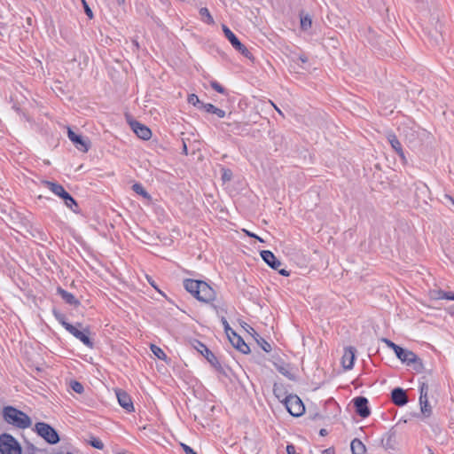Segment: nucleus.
Wrapping results in <instances>:
<instances>
[{
	"label": "nucleus",
	"mask_w": 454,
	"mask_h": 454,
	"mask_svg": "<svg viewBox=\"0 0 454 454\" xmlns=\"http://www.w3.org/2000/svg\"><path fill=\"white\" fill-rule=\"evenodd\" d=\"M350 448L352 454H366V448L364 444L357 438H355L351 442Z\"/></svg>",
	"instance_id": "22"
},
{
	"label": "nucleus",
	"mask_w": 454,
	"mask_h": 454,
	"mask_svg": "<svg viewBox=\"0 0 454 454\" xmlns=\"http://www.w3.org/2000/svg\"><path fill=\"white\" fill-rule=\"evenodd\" d=\"M223 31L224 33V35L229 40L231 44L236 49H240L241 43L238 39V37L235 35V34L225 25H223Z\"/></svg>",
	"instance_id": "20"
},
{
	"label": "nucleus",
	"mask_w": 454,
	"mask_h": 454,
	"mask_svg": "<svg viewBox=\"0 0 454 454\" xmlns=\"http://www.w3.org/2000/svg\"><path fill=\"white\" fill-rule=\"evenodd\" d=\"M382 340H383V341L387 344V346L388 348H390L391 349H394V348H395V347L396 346V344H395V343H394L393 341H391V340H388V339H383Z\"/></svg>",
	"instance_id": "45"
},
{
	"label": "nucleus",
	"mask_w": 454,
	"mask_h": 454,
	"mask_svg": "<svg viewBox=\"0 0 454 454\" xmlns=\"http://www.w3.org/2000/svg\"><path fill=\"white\" fill-rule=\"evenodd\" d=\"M57 293L67 304L74 305L75 307L80 305V301L74 297V295L66 291L62 287L59 286L57 288Z\"/></svg>",
	"instance_id": "19"
},
{
	"label": "nucleus",
	"mask_w": 454,
	"mask_h": 454,
	"mask_svg": "<svg viewBox=\"0 0 454 454\" xmlns=\"http://www.w3.org/2000/svg\"><path fill=\"white\" fill-rule=\"evenodd\" d=\"M188 102L195 106H198L199 108H201V104H204L195 94H191L188 96Z\"/></svg>",
	"instance_id": "35"
},
{
	"label": "nucleus",
	"mask_w": 454,
	"mask_h": 454,
	"mask_svg": "<svg viewBox=\"0 0 454 454\" xmlns=\"http://www.w3.org/2000/svg\"><path fill=\"white\" fill-rule=\"evenodd\" d=\"M183 151L186 152V145H184Z\"/></svg>",
	"instance_id": "55"
},
{
	"label": "nucleus",
	"mask_w": 454,
	"mask_h": 454,
	"mask_svg": "<svg viewBox=\"0 0 454 454\" xmlns=\"http://www.w3.org/2000/svg\"><path fill=\"white\" fill-rule=\"evenodd\" d=\"M387 138L389 144L391 145V147L395 150V152L402 158L404 159V153L403 151L402 145L400 141L397 139L396 136L389 132L387 134Z\"/></svg>",
	"instance_id": "16"
},
{
	"label": "nucleus",
	"mask_w": 454,
	"mask_h": 454,
	"mask_svg": "<svg viewBox=\"0 0 454 454\" xmlns=\"http://www.w3.org/2000/svg\"><path fill=\"white\" fill-rule=\"evenodd\" d=\"M201 108L209 114H214L217 115L219 118H223L225 116V112L210 103L201 104Z\"/></svg>",
	"instance_id": "21"
},
{
	"label": "nucleus",
	"mask_w": 454,
	"mask_h": 454,
	"mask_svg": "<svg viewBox=\"0 0 454 454\" xmlns=\"http://www.w3.org/2000/svg\"><path fill=\"white\" fill-rule=\"evenodd\" d=\"M129 124L132 130L139 138H142L144 140H148L151 138L152 131L148 127L137 121H130Z\"/></svg>",
	"instance_id": "12"
},
{
	"label": "nucleus",
	"mask_w": 454,
	"mask_h": 454,
	"mask_svg": "<svg viewBox=\"0 0 454 454\" xmlns=\"http://www.w3.org/2000/svg\"><path fill=\"white\" fill-rule=\"evenodd\" d=\"M395 442V435L387 434L381 440V443L385 449H392Z\"/></svg>",
	"instance_id": "29"
},
{
	"label": "nucleus",
	"mask_w": 454,
	"mask_h": 454,
	"mask_svg": "<svg viewBox=\"0 0 454 454\" xmlns=\"http://www.w3.org/2000/svg\"><path fill=\"white\" fill-rule=\"evenodd\" d=\"M286 452L287 454H295V447L293 444H288L286 446Z\"/></svg>",
	"instance_id": "46"
},
{
	"label": "nucleus",
	"mask_w": 454,
	"mask_h": 454,
	"mask_svg": "<svg viewBox=\"0 0 454 454\" xmlns=\"http://www.w3.org/2000/svg\"><path fill=\"white\" fill-rule=\"evenodd\" d=\"M194 348L207 360L217 371H222L221 364L215 354L202 342L197 340Z\"/></svg>",
	"instance_id": "9"
},
{
	"label": "nucleus",
	"mask_w": 454,
	"mask_h": 454,
	"mask_svg": "<svg viewBox=\"0 0 454 454\" xmlns=\"http://www.w3.org/2000/svg\"><path fill=\"white\" fill-rule=\"evenodd\" d=\"M150 348H151L152 352L157 358L163 360V361H165L167 359V355L160 347H158L154 344H152Z\"/></svg>",
	"instance_id": "32"
},
{
	"label": "nucleus",
	"mask_w": 454,
	"mask_h": 454,
	"mask_svg": "<svg viewBox=\"0 0 454 454\" xmlns=\"http://www.w3.org/2000/svg\"><path fill=\"white\" fill-rule=\"evenodd\" d=\"M272 106L275 107V109L278 111V113L280 114V115H283V113L281 112V110L279 108H278L273 103H271Z\"/></svg>",
	"instance_id": "53"
},
{
	"label": "nucleus",
	"mask_w": 454,
	"mask_h": 454,
	"mask_svg": "<svg viewBox=\"0 0 454 454\" xmlns=\"http://www.w3.org/2000/svg\"><path fill=\"white\" fill-rule=\"evenodd\" d=\"M409 366H411L413 370H415L417 372H422L424 370V364L422 360L416 355V357L411 361V364H408Z\"/></svg>",
	"instance_id": "28"
},
{
	"label": "nucleus",
	"mask_w": 454,
	"mask_h": 454,
	"mask_svg": "<svg viewBox=\"0 0 454 454\" xmlns=\"http://www.w3.org/2000/svg\"><path fill=\"white\" fill-rule=\"evenodd\" d=\"M429 387L427 382L419 383V405L422 414L428 418L432 414V408L428 402Z\"/></svg>",
	"instance_id": "8"
},
{
	"label": "nucleus",
	"mask_w": 454,
	"mask_h": 454,
	"mask_svg": "<svg viewBox=\"0 0 454 454\" xmlns=\"http://www.w3.org/2000/svg\"><path fill=\"white\" fill-rule=\"evenodd\" d=\"M257 341L265 352L271 351V345L268 341H266L265 340H263L262 338H261V341H259V340H257Z\"/></svg>",
	"instance_id": "37"
},
{
	"label": "nucleus",
	"mask_w": 454,
	"mask_h": 454,
	"mask_svg": "<svg viewBox=\"0 0 454 454\" xmlns=\"http://www.w3.org/2000/svg\"><path fill=\"white\" fill-rule=\"evenodd\" d=\"M231 343L235 348H237L243 354H248L250 352L248 345L244 341V340L239 335H235L234 337H231Z\"/></svg>",
	"instance_id": "18"
},
{
	"label": "nucleus",
	"mask_w": 454,
	"mask_h": 454,
	"mask_svg": "<svg viewBox=\"0 0 454 454\" xmlns=\"http://www.w3.org/2000/svg\"><path fill=\"white\" fill-rule=\"evenodd\" d=\"M323 454H334V450L333 448L326 449L323 451Z\"/></svg>",
	"instance_id": "50"
},
{
	"label": "nucleus",
	"mask_w": 454,
	"mask_h": 454,
	"mask_svg": "<svg viewBox=\"0 0 454 454\" xmlns=\"http://www.w3.org/2000/svg\"><path fill=\"white\" fill-rule=\"evenodd\" d=\"M151 285H152L154 288H156V286H154V282H152V283H151Z\"/></svg>",
	"instance_id": "56"
},
{
	"label": "nucleus",
	"mask_w": 454,
	"mask_h": 454,
	"mask_svg": "<svg viewBox=\"0 0 454 454\" xmlns=\"http://www.w3.org/2000/svg\"><path fill=\"white\" fill-rule=\"evenodd\" d=\"M238 51H239L243 56L249 58L251 53L250 51L246 48L244 44L241 43L240 49H236Z\"/></svg>",
	"instance_id": "39"
},
{
	"label": "nucleus",
	"mask_w": 454,
	"mask_h": 454,
	"mask_svg": "<svg viewBox=\"0 0 454 454\" xmlns=\"http://www.w3.org/2000/svg\"><path fill=\"white\" fill-rule=\"evenodd\" d=\"M246 233L249 236V237H252V238H255L256 239H258L259 241L261 242H263V240L258 237L257 235H255L254 233H252V232H249V231H246Z\"/></svg>",
	"instance_id": "48"
},
{
	"label": "nucleus",
	"mask_w": 454,
	"mask_h": 454,
	"mask_svg": "<svg viewBox=\"0 0 454 454\" xmlns=\"http://www.w3.org/2000/svg\"><path fill=\"white\" fill-rule=\"evenodd\" d=\"M181 447L185 454H197L192 448L188 446L187 444L181 443Z\"/></svg>",
	"instance_id": "40"
},
{
	"label": "nucleus",
	"mask_w": 454,
	"mask_h": 454,
	"mask_svg": "<svg viewBox=\"0 0 454 454\" xmlns=\"http://www.w3.org/2000/svg\"><path fill=\"white\" fill-rule=\"evenodd\" d=\"M132 190L145 199H150V194L145 190L141 184L136 183L132 185Z\"/></svg>",
	"instance_id": "30"
},
{
	"label": "nucleus",
	"mask_w": 454,
	"mask_h": 454,
	"mask_svg": "<svg viewBox=\"0 0 454 454\" xmlns=\"http://www.w3.org/2000/svg\"><path fill=\"white\" fill-rule=\"evenodd\" d=\"M312 20L309 14H301V28L307 31L311 27Z\"/></svg>",
	"instance_id": "26"
},
{
	"label": "nucleus",
	"mask_w": 454,
	"mask_h": 454,
	"mask_svg": "<svg viewBox=\"0 0 454 454\" xmlns=\"http://www.w3.org/2000/svg\"><path fill=\"white\" fill-rule=\"evenodd\" d=\"M403 349L402 347L398 346L396 344V346L395 347V348L393 349V351L395 352V356L398 357V359L401 357V355L403 353Z\"/></svg>",
	"instance_id": "42"
},
{
	"label": "nucleus",
	"mask_w": 454,
	"mask_h": 454,
	"mask_svg": "<svg viewBox=\"0 0 454 454\" xmlns=\"http://www.w3.org/2000/svg\"><path fill=\"white\" fill-rule=\"evenodd\" d=\"M356 348L348 347L344 349V354L341 358V364L345 370H350L354 366Z\"/></svg>",
	"instance_id": "14"
},
{
	"label": "nucleus",
	"mask_w": 454,
	"mask_h": 454,
	"mask_svg": "<svg viewBox=\"0 0 454 454\" xmlns=\"http://www.w3.org/2000/svg\"><path fill=\"white\" fill-rule=\"evenodd\" d=\"M82 1L84 4V9H85V12H86L87 16L91 19L93 17L92 11L90 10V8L88 6V4H86V2L84 0H82Z\"/></svg>",
	"instance_id": "44"
},
{
	"label": "nucleus",
	"mask_w": 454,
	"mask_h": 454,
	"mask_svg": "<svg viewBox=\"0 0 454 454\" xmlns=\"http://www.w3.org/2000/svg\"><path fill=\"white\" fill-rule=\"evenodd\" d=\"M225 333H226V335H227V337H228V339H229V340H230V341H231V337H234L235 335H238V334L236 333V332H235L233 329H231V330H230V331L225 332Z\"/></svg>",
	"instance_id": "47"
},
{
	"label": "nucleus",
	"mask_w": 454,
	"mask_h": 454,
	"mask_svg": "<svg viewBox=\"0 0 454 454\" xmlns=\"http://www.w3.org/2000/svg\"><path fill=\"white\" fill-rule=\"evenodd\" d=\"M65 205L71 209L74 213L79 212V207L76 202V200L68 193L67 192L64 197L62 198Z\"/></svg>",
	"instance_id": "23"
},
{
	"label": "nucleus",
	"mask_w": 454,
	"mask_h": 454,
	"mask_svg": "<svg viewBox=\"0 0 454 454\" xmlns=\"http://www.w3.org/2000/svg\"><path fill=\"white\" fill-rule=\"evenodd\" d=\"M261 256L271 269L278 270L280 275L285 277H288L290 275V272L286 269H279V267L282 265V262L274 255L271 251L262 250L261 251Z\"/></svg>",
	"instance_id": "7"
},
{
	"label": "nucleus",
	"mask_w": 454,
	"mask_h": 454,
	"mask_svg": "<svg viewBox=\"0 0 454 454\" xmlns=\"http://www.w3.org/2000/svg\"><path fill=\"white\" fill-rule=\"evenodd\" d=\"M116 2H117V4H118L119 5H122V4H124L125 0H116Z\"/></svg>",
	"instance_id": "54"
},
{
	"label": "nucleus",
	"mask_w": 454,
	"mask_h": 454,
	"mask_svg": "<svg viewBox=\"0 0 454 454\" xmlns=\"http://www.w3.org/2000/svg\"><path fill=\"white\" fill-rule=\"evenodd\" d=\"M199 13H200V19L203 22H205L206 24H208V25L214 24V22H215L214 19L211 16L207 8H206V7L200 8L199 11Z\"/></svg>",
	"instance_id": "25"
},
{
	"label": "nucleus",
	"mask_w": 454,
	"mask_h": 454,
	"mask_svg": "<svg viewBox=\"0 0 454 454\" xmlns=\"http://www.w3.org/2000/svg\"><path fill=\"white\" fill-rule=\"evenodd\" d=\"M327 434H328V433H327V430H326V429H325V428H322V429H320V431H319V434H320L321 436H325V435H326Z\"/></svg>",
	"instance_id": "52"
},
{
	"label": "nucleus",
	"mask_w": 454,
	"mask_h": 454,
	"mask_svg": "<svg viewBox=\"0 0 454 454\" xmlns=\"http://www.w3.org/2000/svg\"><path fill=\"white\" fill-rule=\"evenodd\" d=\"M117 454H125V453H124V452H119V453H117Z\"/></svg>",
	"instance_id": "58"
},
{
	"label": "nucleus",
	"mask_w": 454,
	"mask_h": 454,
	"mask_svg": "<svg viewBox=\"0 0 454 454\" xmlns=\"http://www.w3.org/2000/svg\"><path fill=\"white\" fill-rule=\"evenodd\" d=\"M278 372L285 376H288V373H289L288 371L286 370L284 367H279Z\"/></svg>",
	"instance_id": "49"
},
{
	"label": "nucleus",
	"mask_w": 454,
	"mask_h": 454,
	"mask_svg": "<svg viewBox=\"0 0 454 454\" xmlns=\"http://www.w3.org/2000/svg\"><path fill=\"white\" fill-rule=\"evenodd\" d=\"M136 47H138V43L137 42H134Z\"/></svg>",
	"instance_id": "57"
},
{
	"label": "nucleus",
	"mask_w": 454,
	"mask_h": 454,
	"mask_svg": "<svg viewBox=\"0 0 454 454\" xmlns=\"http://www.w3.org/2000/svg\"><path fill=\"white\" fill-rule=\"evenodd\" d=\"M43 184L44 187L49 189L51 192H53L55 195L59 196L61 199L67 192L65 190V188L58 183L51 182V181H43Z\"/></svg>",
	"instance_id": "17"
},
{
	"label": "nucleus",
	"mask_w": 454,
	"mask_h": 454,
	"mask_svg": "<svg viewBox=\"0 0 454 454\" xmlns=\"http://www.w3.org/2000/svg\"><path fill=\"white\" fill-rule=\"evenodd\" d=\"M116 396H117L119 404L123 409H125L129 412H131L134 411V405L131 401V398L125 391L118 390L116 392Z\"/></svg>",
	"instance_id": "15"
},
{
	"label": "nucleus",
	"mask_w": 454,
	"mask_h": 454,
	"mask_svg": "<svg viewBox=\"0 0 454 454\" xmlns=\"http://www.w3.org/2000/svg\"><path fill=\"white\" fill-rule=\"evenodd\" d=\"M70 387L77 394H82L84 391L82 384L76 380H72L70 382Z\"/></svg>",
	"instance_id": "34"
},
{
	"label": "nucleus",
	"mask_w": 454,
	"mask_h": 454,
	"mask_svg": "<svg viewBox=\"0 0 454 454\" xmlns=\"http://www.w3.org/2000/svg\"><path fill=\"white\" fill-rule=\"evenodd\" d=\"M89 444L98 450L104 449V443L102 442V441L100 439H98L97 437H90V439L89 441Z\"/></svg>",
	"instance_id": "33"
},
{
	"label": "nucleus",
	"mask_w": 454,
	"mask_h": 454,
	"mask_svg": "<svg viewBox=\"0 0 454 454\" xmlns=\"http://www.w3.org/2000/svg\"><path fill=\"white\" fill-rule=\"evenodd\" d=\"M210 85L211 87L217 92L221 93V94H224L225 93V89L219 83L217 82L216 81H212L210 82Z\"/></svg>",
	"instance_id": "36"
},
{
	"label": "nucleus",
	"mask_w": 454,
	"mask_h": 454,
	"mask_svg": "<svg viewBox=\"0 0 454 454\" xmlns=\"http://www.w3.org/2000/svg\"><path fill=\"white\" fill-rule=\"evenodd\" d=\"M299 59L302 62V63H306L308 61V58L305 56V55H301L299 57Z\"/></svg>",
	"instance_id": "51"
},
{
	"label": "nucleus",
	"mask_w": 454,
	"mask_h": 454,
	"mask_svg": "<svg viewBox=\"0 0 454 454\" xmlns=\"http://www.w3.org/2000/svg\"><path fill=\"white\" fill-rule=\"evenodd\" d=\"M431 296L434 299H446L454 301V293L452 292H444L442 290L433 291L431 293Z\"/></svg>",
	"instance_id": "24"
},
{
	"label": "nucleus",
	"mask_w": 454,
	"mask_h": 454,
	"mask_svg": "<svg viewBox=\"0 0 454 454\" xmlns=\"http://www.w3.org/2000/svg\"><path fill=\"white\" fill-rule=\"evenodd\" d=\"M220 320H221V323H222V325H223V326L224 328V332L230 331L231 330V326H230L227 319L225 318V317L224 316H221Z\"/></svg>",
	"instance_id": "41"
},
{
	"label": "nucleus",
	"mask_w": 454,
	"mask_h": 454,
	"mask_svg": "<svg viewBox=\"0 0 454 454\" xmlns=\"http://www.w3.org/2000/svg\"><path fill=\"white\" fill-rule=\"evenodd\" d=\"M3 417L7 423L21 429L27 428L31 426L30 418L25 412L12 406L4 408Z\"/></svg>",
	"instance_id": "2"
},
{
	"label": "nucleus",
	"mask_w": 454,
	"mask_h": 454,
	"mask_svg": "<svg viewBox=\"0 0 454 454\" xmlns=\"http://www.w3.org/2000/svg\"><path fill=\"white\" fill-rule=\"evenodd\" d=\"M391 400L396 406H403L408 403L406 391L401 387H395L391 392Z\"/></svg>",
	"instance_id": "13"
},
{
	"label": "nucleus",
	"mask_w": 454,
	"mask_h": 454,
	"mask_svg": "<svg viewBox=\"0 0 454 454\" xmlns=\"http://www.w3.org/2000/svg\"><path fill=\"white\" fill-rule=\"evenodd\" d=\"M68 138L72 141L74 146L81 152L86 153L90 149V141L84 139L81 135L76 134L70 128L67 130Z\"/></svg>",
	"instance_id": "10"
},
{
	"label": "nucleus",
	"mask_w": 454,
	"mask_h": 454,
	"mask_svg": "<svg viewBox=\"0 0 454 454\" xmlns=\"http://www.w3.org/2000/svg\"><path fill=\"white\" fill-rule=\"evenodd\" d=\"M285 405L294 417H299L305 411L304 404L297 395H288L285 400Z\"/></svg>",
	"instance_id": "6"
},
{
	"label": "nucleus",
	"mask_w": 454,
	"mask_h": 454,
	"mask_svg": "<svg viewBox=\"0 0 454 454\" xmlns=\"http://www.w3.org/2000/svg\"><path fill=\"white\" fill-rule=\"evenodd\" d=\"M356 412L362 418H367L371 411L368 407V400L364 396H357L353 399Z\"/></svg>",
	"instance_id": "11"
},
{
	"label": "nucleus",
	"mask_w": 454,
	"mask_h": 454,
	"mask_svg": "<svg viewBox=\"0 0 454 454\" xmlns=\"http://www.w3.org/2000/svg\"><path fill=\"white\" fill-rule=\"evenodd\" d=\"M67 331L82 341L86 347L90 348H93L94 344L90 338V331L88 327H83L81 323H78L77 325H67Z\"/></svg>",
	"instance_id": "3"
},
{
	"label": "nucleus",
	"mask_w": 454,
	"mask_h": 454,
	"mask_svg": "<svg viewBox=\"0 0 454 454\" xmlns=\"http://www.w3.org/2000/svg\"><path fill=\"white\" fill-rule=\"evenodd\" d=\"M184 287L198 301L211 303V307L215 311L218 317L221 318V316H224L223 314L227 312L223 306L212 303V301L215 300L216 294L205 281L187 278L184 280Z\"/></svg>",
	"instance_id": "1"
},
{
	"label": "nucleus",
	"mask_w": 454,
	"mask_h": 454,
	"mask_svg": "<svg viewBox=\"0 0 454 454\" xmlns=\"http://www.w3.org/2000/svg\"><path fill=\"white\" fill-rule=\"evenodd\" d=\"M35 431L43 437L47 442L55 444L59 442V436L57 431L49 424L44 422H38L35 424Z\"/></svg>",
	"instance_id": "5"
},
{
	"label": "nucleus",
	"mask_w": 454,
	"mask_h": 454,
	"mask_svg": "<svg viewBox=\"0 0 454 454\" xmlns=\"http://www.w3.org/2000/svg\"><path fill=\"white\" fill-rule=\"evenodd\" d=\"M414 357H416V354L414 352L404 348L403 353L401 355L399 359L406 364H411V361H412Z\"/></svg>",
	"instance_id": "27"
},
{
	"label": "nucleus",
	"mask_w": 454,
	"mask_h": 454,
	"mask_svg": "<svg viewBox=\"0 0 454 454\" xmlns=\"http://www.w3.org/2000/svg\"><path fill=\"white\" fill-rule=\"evenodd\" d=\"M1 454H21V447L18 441L9 434L0 435Z\"/></svg>",
	"instance_id": "4"
},
{
	"label": "nucleus",
	"mask_w": 454,
	"mask_h": 454,
	"mask_svg": "<svg viewBox=\"0 0 454 454\" xmlns=\"http://www.w3.org/2000/svg\"><path fill=\"white\" fill-rule=\"evenodd\" d=\"M403 349L402 347L398 346L396 344V346L395 347V348L393 349V351L395 352V356L398 357V359L401 357V355L403 353Z\"/></svg>",
	"instance_id": "43"
},
{
	"label": "nucleus",
	"mask_w": 454,
	"mask_h": 454,
	"mask_svg": "<svg viewBox=\"0 0 454 454\" xmlns=\"http://www.w3.org/2000/svg\"><path fill=\"white\" fill-rule=\"evenodd\" d=\"M232 173L230 169H223L222 179L223 181H230L231 179Z\"/></svg>",
	"instance_id": "38"
},
{
	"label": "nucleus",
	"mask_w": 454,
	"mask_h": 454,
	"mask_svg": "<svg viewBox=\"0 0 454 454\" xmlns=\"http://www.w3.org/2000/svg\"><path fill=\"white\" fill-rule=\"evenodd\" d=\"M52 313H53L55 318L58 320V322L67 330V325H70V324L68 322H67L66 316L57 309H53Z\"/></svg>",
	"instance_id": "31"
}]
</instances>
